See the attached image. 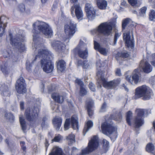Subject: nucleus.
I'll use <instances>...</instances> for the list:
<instances>
[{
  "label": "nucleus",
  "instance_id": "f257e3e1",
  "mask_svg": "<svg viewBox=\"0 0 155 155\" xmlns=\"http://www.w3.org/2000/svg\"><path fill=\"white\" fill-rule=\"evenodd\" d=\"M51 56L49 51L45 48L40 49L38 51L33 62L38 59H41V64L43 71L47 73L51 72L54 69V64L52 63L50 59Z\"/></svg>",
  "mask_w": 155,
  "mask_h": 155
},
{
  "label": "nucleus",
  "instance_id": "f03ea898",
  "mask_svg": "<svg viewBox=\"0 0 155 155\" xmlns=\"http://www.w3.org/2000/svg\"><path fill=\"white\" fill-rule=\"evenodd\" d=\"M99 146V141L97 136H94L89 141L88 146L81 150L79 154L77 153L78 150L75 147H73L71 150V154L72 155H86L96 149Z\"/></svg>",
  "mask_w": 155,
  "mask_h": 155
},
{
  "label": "nucleus",
  "instance_id": "7ed1b4c3",
  "mask_svg": "<svg viewBox=\"0 0 155 155\" xmlns=\"http://www.w3.org/2000/svg\"><path fill=\"white\" fill-rule=\"evenodd\" d=\"M153 95L152 91L148 87L143 85L137 87L135 90V95L134 98L137 99L143 97L144 100L150 99Z\"/></svg>",
  "mask_w": 155,
  "mask_h": 155
},
{
  "label": "nucleus",
  "instance_id": "20e7f679",
  "mask_svg": "<svg viewBox=\"0 0 155 155\" xmlns=\"http://www.w3.org/2000/svg\"><path fill=\"white\" fill-rule=\"evenodd\" d=\"M37 25L38 27L37 31L35 29L33 31V33L38 34L41 32L47 38L51 37L53 35V31L48 24L43 22H37L33 24V26L35 27Z\"/></svg>",
  "mask_w": 155,
  "mask_h": 155
},
{
  "label": "nucleus",
  "instance_id": "39448f33",
  "mask_svg": "<svg viewBox=\"0 0 155 155\" xmlns=\"http://www.w3.org/2000/svg\"><path fill=\"white\" fill-rule=\"evenodd\" d=\"M97 75L98 78L97 80V83L99 84L100 87H101V85H103L105 88L109 89L113 88L119 84L120 81L119 78H117L109 82H107L104 78L103 73L100 71L97 72Z\"/></svg>",
  "mask_w": 155,
  "mask_h": 155
},
{
  "label": "nucleus",
  "instance_id": "423d86ee",
  "mask_svg": "<svg viewBox=\"0 0 155 155\" xmlns=\"http://www.w3.org/2000/svg\"><path fill=\"white\" fill-rule=\"evenodd\" d=\"M12 34H9L11 43L12 45L15 46L21 52L24 51L25 49V45L22 43L25 41L24 37L20 35H17L13 38L12 37Z\"/></svg>",
  "mask_w": 155,
  "mask_h": 155
},
{
  "label": "nucleus",
  "instance_id": "0eeeda50",
  "mask_svg": "<svg viewBox=\"0 0 155 155\" xmlns=\"http://www.w3.org/2000/svg\"><path fill=\"white\" fill-rule=\"evenodd\" d=\"M101 128L102 133L107 135L111 136V138L116 139L117 137V128L106 122L102 123Z\"/></svg>",
  "mask_w": 155,
  "mask_h": 155
},
{
  "label": "nucleus",
  "instance_id": "6e6552de",
  "mask_svg": "<svg viewBox=\"0 0 155 155\" xmlns=\"http://www.w3.org/2000/svg\"><path fill=\"white\" fill-rule=\"evenodd\" d=\"M115 25V21L103 23L100 25L96 31L105 35H109L112 34V28Z\"/></svg>",
  "mask_w": 155,
  "mask_h": 155
},
{
  "label": "nucleus",
  "instance_id": "1a4fd4ad",
  "mask_svg": "<svg viewBox=\"0 0 155 155\" xmlns=\"http://www.w3.org/2000/svg\"><path fill=\"white\" fill-rule=\"evenodd\" d=\"M77 30V25L73 21H71L67 24L65 25L64 31L67 38L69 39L72 36Z\"/></svg>",
  "mask_w": 155,
  "mask_h": 155
},
{
  "label": "nucleus",
  "instance_id": "9d476101",
  "mask_svg": "<svg viewBox=\"0 0 155 155\" xmlns=\"http://www.w3.org/2000/svg\"><path fill=\"white\" fill-rule=\"evenodd\" d=\"M39 111V109L38 108L34 107L31 110L30 108H28L26 110L25 115L28 121H33L38 117Z\"/></svg>",
  "mask_w": 155,
  "mask_h": 155
},
{
  "label": "nucleus",
  "instance_id": "9b49d317",
  "mask_svg": "<svg viewBox=\"0 0 155 155\" xmlns=\"http://www.w3.org/2000/svg\"><path fill=\"white\" fill-rule=\"evenodd\" d=\"M75 9V13L77 19L79 21L83 19L84 15L83 12L81 7L79 4H74L71 7V11L72 16L74 15V11Z\"/></svg>",
  "mask_w": 155,
  "mask_h": 155
},
{
  "label": "nucleus",
  "instance_id": "f8f14e48",
  "mask_svg": "<svg viewBox=\"0 0 155 155\" xmlns=\"http://www.w3.org/2000/svg\"><path fill=\"white\" fill-rule=\"evenodd\" d=\"M78 47L75 49L74 51L78 52L80 57L85 58L88 56V51L87 50V46L82 41H80Z\"/></svg>",
  "mask_w": 155,
  "mask_h": 155
},
{
  "label": "nucleus",
  "instance_id": "ddd939ff",
  "mask_svg": "<svg viewBox=\"0 0 155 155\" xmlns=\"http://www.w3.org/2000/svg\"><path fill=\"white\" fill-rule=\"evenodd\" d=\"M70 124H71L72 127L74 130L78 129V117L77 116L74 115L73 116L71 119H66L64 125V130H68Z\"/></svg>",
  "mask_w": 155,
  "mask_h": 155
},
{
  "label": "nucleus",
  "instance_id": "4468645a",
  "mask_svg": "<svg viewBox=\"0 0 155 155\" xmlns=\"http://www.w3.org/2000/svg\"><path fill=\"white\" fill-rule=\"evenodd\" d=\"M136 112L137 116L135 119V125L136 128H139L144 124L142 117L144 115V111L143 109H138L136 110Z\"/></svg>",
  "mask_w": 155,
  "mask_h": 155
},
{
  "label": "nucleus",
  "instance_id": "2eb2a0df",
  "mask_svg": "<svg viewBox=\"0 0 155 155\" xmlns=\"http://www.w3.org/2000/svg\"><path fill=\"white\" fill-rule=\"evenodd\" d=\"M15 88L19 94H24L26 91L25 81L23 77H20L17 81L15 84Z\"/></svg>",
  "mask_w": 155,
  "mask_h": 155
},
{
  "label": "nucleus",
  "instance_id": "dca6fc26",
  "mask_svg": "<svg viewBox=\"0 0 155 155\" xmlns=\"http://www.w3.org/2000/svg\"><path fill=\"white\" fill-rule=\"evenodd\" d=\"M85 10L87 18L92 20L95 17V11L93 7L90 3H87L85 5Z\"/></svg>",
  "mask_w": 155,
  "mask_h": 155
},
{
  "label": "nucleus",
  "instance_id": "f3484780",
  "mask_svg": "<svg viewBox=\"0 0 155 155\" xmlns=\"http://www.w3.org/2000/svg\"><path fill=\"white\" fill-rule=\"evenodd\" d=\"M51 45L54 49L59 52H63L65 49V45L59 41H54L51 43Z\"/></svg>",
  "mask_w": 155,
  "mask_h": 155
},
{
  "label": "nucleus",
  "instance_id": "a211bd4d",
  "mask_svg": "<svg viewBox=\"0 0 155 155\" xmlns=\"http://www.w3.org/2000/svg\"><path fill=\"white\" fill-rule=\"evenodd\" d=\"M139 71L137 69H135L133 72L132 78L130 76L127 75L126 76V80L131 84L134 81L135 84H137L139 81L140 76L138 75Z\"/></svg>",
  "mask_w": 155,
  "mask_h": 155
},
{
  "label": "nucleus",
  "instance_id": "6ab92c4d",
  "mask_svg": "<svg viewBox=\"0 0 155 155\" xmlns=\"http://www.w3.org/2000/svg\"><path fill=\"white\" fill-rule=\"evenodd\" d=\"M140 67L142 68L144 72L146 73H150L153 69L151 65L148 62L144 60L140 62Z\"/></svg>",
  "mask_w": 155,
  "mask_h": 155
},
{
  "label": "nucleus",
  "instance_id": "aec40b11",
  "mask_svg": "<svg viewBox=\"0 0 155 155\" xmlns=\"http://www.w3.org/2000/svg\"><path fill=\"white\" fill-rule=\"evenodd\" d=\"M130 31L124 33L123 34V38L125 40L126 45L127 47H132L134 45V41L131 39L130 35Z\"/></svg>",
  "mask_w": 155,
  "mask_h": 155
},
{
  "label": "nucleus",
  "instance_id": "412c9836",
  "mask_svg": "<svg viewBox=\"0 0 155 155\" xmlns=\"http://www.w3.org/2000/svg\"><path fill=\"white\" fill-rule=\"evenodd\" d=\"M7 20V18L5 16H3L0 17V37H1L5 32Z\"/></svg>",
  "mask_w": 155,
  "mask_h": 155
},
{
  "label": "nucleus",
  "instance_id": "4be33fe9",
  "mask_svg": "<svg viewBox=\"0 0 155 155\" xmlns=\"http://www.w3.org/2000/svg\"><path fill=\"white\" fill-rule=\"evenodd\" d=\"M12 67L10 62H7L1 65L0 68L3 74L7 75L9 73L10 70Z\"/></svg>",
  "mask_w": 155,
  "mask_h": 155
},
{
  "label": "nucleus",
  "instance_id": "5701e85b",
  "mask_svg": "<svg viewBox=\"0 0 155 155\" xmlns=\"http://www.w3.org/2000/svg\"><path fill=\"white\" fill-rule=\"evenodd\" d=\"M94 48L99 51L101 54L106 55L108 52V50L105 48L102 47L97 42L94 41Z\"/></svg>",
  "mask_w": 155,
  "mask_h": 155
},
{
  "label": "nucleus",
  "instance_id": "b1692460",
  "mask_svg": "<svg viewBox=\"0 0 155 155\" xmlns=\"http://www.w3.org/2000/svg\"><path fill=\"white\" fill-rule=\"evenodd\" d=\"M0 90L1 91V94L5 97H9L10 95V92L8 86L3 84L0 87Z\"/></svg>",
  "mask_w": 155,
  "mask_h": 155
},
{
  "label": "nucleus",
  "instance_id": "393cba45",
  "mask_svg": "<svg viewBox=\"0 0 155 155\" xmlns=\"http://www.w3.org/2000/svg\"><path fill=\"white\" fill-rule=\"evenodd\" d=\"M33 47H34L36 49L38 48V47H42L43 45L41 43L42 41V39L38 37L37 35H33Z\"/></svg>",
  "mask_w": 155,
  "mask_h": 155
},
{
  "label": "nucleus",
  "instance_id": "a878e982",
  "mask_svg": "<svg viewBox=\"0 0 155 155\" xmlns=\"http://www.w3.org/2000/svg\"><path fill=\"white\" fill-rule=\"evenodd\" d=\"M94 102L91 99H89L87 101L86 106L87 110V112L89 116L91 117L93 114V112L91 109L92 107L94 105Z\"/></svg>",
  "mask_w": 155,
  "mask_h": 155
},
{
  "label": "nucleus",
  "instance_id": "bb28decb",
  "mask_svg": "<svg viewBox=\"0 0 155 155\" xmlns=\"http://www.w3.org/2000/svg\"><path fill=\"white\" fill-rule=\"evenodd\" d=\"M62 120L61 117H55L53 120V123L56 130H58L60 127Z\"/></svg>",
  "mask_w": 155,
  "mask_h": 155
},
{
  "label": "nucleus",
  "instance_id": "cd10ccee",
  "mask_svg": "<svg viewBox=\"0 0 155 155\" xmlns=\"http://www.w3.org/2000/svg\"><path fill=\"white\" fill-rule=\"evenodd\" d=\"M66 64L65 61L62 60L58 61L57 63V70L59 72H63L65 68Z\"/></svg>",
  "mask_w": 155,
  "mask_h": 155
},
{
  "label": "nucleus",
  "instance_id": "c85d7f7f",
  "mask_svg": "<svg viewBox=\"0 0 155 155\" xmlns=\"http://www.w3.org/2000/svg\"><path fill=\"white\" fill-rule=\"evenodd\" d=\"M49 155H65L62 153L61 149L57 147H54L51 152Z\"/></svg>",
  "mask_w": 155,
  "mask_h": 155
},
{
  "label": "nucleus",
  "instance_id": "c756f323",
  "mask_svg": "<svg viewBox=\"0 0 155 155\" xmlns=\"http://www.w3.org/2000/svg\"><path fill=\"white\" fill-rule=\"evenodd\" d=\"M51 97L55 101L58 103H61L63 101V97L59 95L58 93L53 94L51 95Z\"/></svg>",
  "mask_w": 155,
  "mask_h": 155
},
{
  "label": "nucleus",
  "instance_id": "7c9ffc66",
  "mask_svg": "<svg viewBox=\"0 0 155 155\" xmlns=\"http://www.w3.org/2000/svg\"><path fill=\"white\" fill-rule=\"evenodd\" d=\"M98 7L101 9H105L107 5V2L105 0H97Z\"/></svg>",
  "mask_w": 155,
  "mask_h": 155
},
{
  "label": "nucleus",
  "instance_id": "2f4dec72",
  "mask_svg": "<svg viewBox=\"0 0 155 155\" xmlns=\"http://www.w3.org/2000/svg\"><path fill=\"white\" fill-rule=\"evenodd\" d=\"M93 123L91 120H88L87 122L86 125L83 129V133L84 135L93 126Z\"/></svg>",
  "mask_w": 155,
  "mask_h": 155
},
{
  "label": "nucleus",
  "instance_id": "473e14b6",
  "mask_svg": "<svg viewBox=\"0 0 155 155\" xmlns=\"http://www.w3.org/2000/svg\"><path fill=\"white\" fill-rule=\"evenodd\" d=\"M20 123L22 130L24 131L26 128V124L25 119L24 118L22 115H20L19 116Z\"/></svg>",
  "mask_w": 155,
  "mask_h": 155
},
{
  "label": "nucleus",
  "instance_id": "72a5a7b5",
  "mask_svg": "<svg viewBox=\"0 0 155 155\" xmlns=\"http://www.w3.org/2000/svg\"><path fill=\"white\" fill-rule=\"evenodd\" d=\"M67 139L68 145H71L75 142V135L73 134H71L67 137Z\"/></svg>",
  "mask_w": 155,
  "mask_h": 155
},
{
  "label": "nucleus",
  "instance_id": "f704fd0d",
  "mask_svg": "<svg viewBox=\"0 0 155 155\" xmlns=\"http://www.w3.org/2000/svg\"><path fill=\"white\" fill-rule=\"evenodd\" d=\"M132 113L130 111H129L126 114V120L127 123L129 125H131V123L130 120L132 117Z\"/></svg>",
  "mask_w": 155,
  "mask_h": 155
},
{
  "label": "nucleus",
  "instance_id": "c9c22d12",
  "mask_svg": "<svg viewBox=\"0 0 155 155\" xmlns=\"http://www.w3.org/2000/svg\"><path fill=\"white\" fill-rule=\"evenodd\" d=\"M18 10L21 13H28L29 12V10H25V5L23 4H20L19 5Z\"/></svg>",
  "mask_w": 155,
  "mask_h": 155
},
{
  "label": "nucleus",
  "instance_id": "e433bc0d",
  "mask_svg": "<svg viewBox=\"0 0 155 155\" xmlns=\"http://www.w3.org/2000/svg\"><path fill=\"white\" fill-rule=\"evenodd\" d=\"M131 20L129 18H126L124 20L122 23V28L123 29H124L126 26L128 25L131 24Z\"/></svg>",
  "mask_w": 155,
  "mask_h": 155
},
{
  "label": "nucleus",
  "instance_id": "4c0bfd02",
  "mask_svg": "<svg viewBox=\"0 0 155 155\" xmlns=\"http://www.w3.org/2000/svg\"><path fill=\"white\" fill-rule=\"evenodd\" d=\"M154 150V146L152 143H149L147 145L146 147L147 151L149 152H151L153 151Z\"/></svg>",
  "mask_w": 155,
  "mask_h": 155
},
{
  "label": "nucleus",
  "instance_id": "58836bf2",
  "mask_svg": "<svg viewBox=\"0 0 155 155\" xmlns=\"http://www.w3.org/2000/svg\"><path fill=\"white\" fill-rule=\"evenodd\" d=\"M129 3L131 5L133 6L138 7L139 6L140 4L138 2L137 0H128Z\"/></svg>",
  "mask_w": 155,
  "mask_h": 155
},
{
  "label": "nucleus",
  "instance_id": "ea45409f",
  "mask_svg": "<svg viewBox=\"0 0 155 155\" xmlns=\"http://www.w3.org/2000/svg\"><path fill=\"white\" fill-rule=\"evenodd\" d=\"M117 56L124 58H128L129 56V54L127 53L124 52L118 53Z\"/></svg>",
  "mask_w": 155,
  "mask_h": 155
},
{
  "label": "nucleus",
  "instance_id": "a19ab883",
  "mask_svg": "<svg viewBox=\"0 0 155 155\" xmlns=\"http://www.w3.org/2000/svg\"><path fill=\"white\" fill-rule=\"evenodd\" d=\"M103 148L106 150L109 147V142L106 140L103 139Z\"/></svg>",
  "mask_w": 155,
  "mask_h": 155
},
{
  "label": "nucleus",
  "instance_id": "79ce46f5",
  "mask_svg": "<svg viewBox=\"0 0 155 155\" xmlns=\"http://www.w3.org/2000/svg\"><path fill=\"white\" fill-rule=\"evenodd\" d=\"M62 139V136L59 134H58L57 136H56L52 140V141L58 142L60 140H61Z\"/></svg>",
  "mask_w": 155,
  "mask_h": 155
},
{
  "label": "nucleus",
  "instance_id": "37998d69",
  "mask_svg": "<svg viewBox=\"0 0 155 155\" xmlns=\"http://www.w3.org/2000/svg\"><path fill=\"white\" fill-rule=\"evenodd\" d=\"M149 19L150 20L153 21L155 19V11L152 10L149 14Z\"/></svg>",
  "mask_w": 155,
  "mask_h": 155
},
{
  "label": "nucleus",
  "instance_id": "c03bdc74",
  "mask_svg": "<svg viewBox=\"0 0 155 155\" xmlns=\"http://www.w3.org/2000/svg\"><path fill=\"white\" fill-rule=\"evenodd\" d=\"M5 117L9 120H13L14 118L13 115L10 113H6Z\"/></svg>",
  "mask_w": 155,
  "mask_h": 155
},
{
  "label": "nucleus",
  "instance_id": "a18cd8bd",
  "mask_svg": "<svg viewBox=\"0 0 155 155\" xmlns=\"http://www.w3.org/2000/svg\"><path fill=\"white\" fill-rule=\"evenodd\" d=\"M120 34H119L117 33H115V36H114V42L112 44H111L112 45H115L117 41V39L120 36Z\"/></svg>",
  "mask_w": 155,
  "mask_h": 155
},
{
  "label": "nucleus",
  "instance_id": "49530a36",
  "mask_svg": "<svg viewBox=\"0 0 155 155\" xmlns=\"http://www.w3.org/2000/svg\"><path fill=\"white\" fill-rule=\"evenodd\" d=\"M83 65L82 67L84 68H89V67L90 66L89 63L87 61H84Z\"/></svg>",
  "mask_w": 155,
  "mask_h": 155
},
{
  "label": "nucleus",
  "instance_id": "de8ad7c7",
  "mask_svg": "<svg viewBox=\"0 0 155 155\" xmlns=\"http://www.w3.org/2000/svg\"><path fill=\"white\" fill-rule=\"evenodd\" d=\"M80 93L82 95H85L86 93V91L83 86L81 87Z\"/></svg>",
  "mask_w": 155,
  "mask_h": 155
},
{
  "label": "nucleus",
  "instance_id": "09e8293b",
  "mask_svg": "<svg viewBox=\"0 0 155 155\" xmlns=\"http://www.w3.org/2000/svg\"><path fill=\"white\" fill-rule=\"evenodd\" d=\"M147 10V8L146 7H143L142 8L140 9V15L141 16L143 15V14H145Z\"/></svg>",
  "mask_w": 155,
  "mask_h": 155
},
{
  "label": "nucleus",
  "instance_id": "8fccbe9b",
  "mask_svg": "<svg viewBox=\"0 0 155 155\" xmlns=\"http://www.w3.org/2000/svg\"><path fill=\"white\" fill-rule=\"evenodd\" d=\"M152 61H151V62L152 65L155 67V53L152 54L151 56Z\"/></svg>",
  "mask_w": 155,
  "mask_h": 155
},
{
  "label": "nucleus",
  "instance_id": "3c124183",
  "mask_svg": "<svg viewBox=\"0 0 155 155\" xmlns=\"http://www.w3.org/2000/svg\"><path fill=\"white\" fill-rule=\"evenodd\" d=\"M75 83L78 84V85H80V86L81 87H82L83 86V84L82 81L80 79H77L75 80Z\"/></svg>",
  "mask_w": 155,
  "mask_h": 155
},
{
  "label": "nucleus",
  "instance_id": "603ef678",
  "mask_svg": "<svg viewBox=\"0 0 155 155\" xmlns=\"http://www.w3.org/2000/svg\"><path fill=\"white\" fill-rule=\"evenodd\" d=\"M89 87L90 89L92 91H95V88H94V84L92 83H90L89 84Z\"/></svg>",
  "mask_w": 155,
  "mask_h": 155
},
{
  "label": "nucleus",
  "instance_id": "864d4df0",
  "mask_svg": "<svg viewBox=\"0 0 155 155\" xmlns=\"http://www.w3.org/2000/svg\"><path fill=\"white\" fill-rule=\"evenodd\" d=\"M20 144H21V148L22 150L24 151H25L26 150V147L25 146V142L23 141H21L20 142Z\"/></svg>",
  "mask_w": 155,
  "mask_h": 155
},
{
  "label": "nucleus",
  "instance_id": "5fc2aeb1",
  "mask_svg": "<svg viewBox=\"0 0 155 155\" xmlns=\"http://www.w3.org/2000/svg\"><path fill=\"white\" fill-rule=\"evenodd\" d=\"M106 107V104L104 103L101 107V112H104L105 111Z\"/></svg>",
  "mask_w": 155,
  "mask_h": 155
},
{
  "label": "nucleus",
  "instance_id": "6e6d98bb",
  "mask_svg": "<svg viewBox=\"0 0 155 155\" xmlns=\"http://www.w3.org/2000/svg\"><path fill=\"white\" fill-rule=\"evenodd\" d=\"M3 55L5 58H8L10 57V56L9 53L6 51H5L4 52Z\"/></svg>",
  "mask_w": 155,
  "mask_h": 155
},
{
  "label": "nucleus",
  "instance_id": "4d7b16f0",
  "mask_svg": "<svg viewBox=\"0 0 155 155\" xmlns=\"http://www.w3.org/2000/svg\"><path fill=\"white\" fill-rule=\"evenodd\" d=\"M57 2H56L54 3L52 6V9L53 11H54L57 8Z\"/></svg>",
  "mask_w": 155,
  "mask_h": 155
},
{
  "label": "nucleus",
  "instance_id": "13d9d810",
  "mask_svg": "<svg viewBox=\"0 0 155 155\" xmlns=\"http://www.w3.org/2000/svg\"><path fill=\"white\" fill-rule=\"evenodd\" d=\"M97 67L101 68V67H103L104 66V65H102L101 64L100 61H98L97 62Z\"/></svg>",
  "mask_w": 155,
  "mask_h": 155
},
{
  "label": "nucleus",
  "instance_id": "bf43d9fd",
  "mask_svg": "<svg viewBox=\"0 0 155 155\" xmlns=\"http://www.w3.org/2000/svg\"><path fill=\"white\" fill-rule=\"evenodd\" d=\"M116 74L119 76H120L121 73H120V70L119 69H117L116 70Z\"/></svg>",
  "mask_w": 155,
  "mask_h": 155
},
{
  "label": "nucleus",
  "instance_id": "052dcab7",
  "mask_svg": "<svg viewBox=\"0 0 155 155\" xmlns=\"http://www.w3.org/2000/svg\"><path fill=\"white\" fill-rule=\"evenodd\" d=\"M31 64H29L28 63H26V69L28 71H29L31 70Z\"/></svg>",
  "mask_w": 155,
  "mask_h": 155
},
{
  "label": "nucleus",
  "instance_id": "680f3d73",
  "mask_svg": "<svg viewBox=\"0 0 155 155\" xmlns=\"http://www.w3.org/2000/svg\"><path fill=\"white\" fill-rule=\"evenodd\" d=\"M24 103L23 102L21 101L20 102V107L21 110H23L24 107Z\"/></svg>",
  "mask_w": 155,
  "mask_h": 155
},
{
  "label": "nucleus",
  "instance_id": "e2e57ef3",
  "mask_svg": "<svg viewBox=\"0 0 155 155\" xmlns=\"http://www.w3.org/2000/svg\"><path fill=\"white\" fill-rule=\"evenodd\" d=\"M84 61L83 62L81 60H78V66H81L82 67Z\"/></svg>",
  "mask_w": 155,
  "mask_h": 155
},
{
  "label": "nucleus",
  "instance_id": "0e129e2a",
  "mask_svg": "<svg viewBox=\"0 0 155 155\" xmlns=\"http://www.w3.org/2000/svg\"><path fill=\"white\" fill-rule=\"evenodd\" d=\"M121 117H122V116L121 115V114L120 113L118 115V118L117 117L116 118H114V119L115 120H116V121H119L121 119Z\"/></svg>",
  "mask_w": 155,
  "mask_h": 155
},
{
  "label": "nucleus",
  "instance_id": "69168bd1",
  "mask_svg": "<svg viewBox=\"0 0 155 155\" xmlns=\"http://www.w3.org/2000/svg\"><path fill=\"white\" fill-rule=\"evenodd\" d=\"M127 3L126 1H123L121 3V5L125 6L126 5Z\"/></svg>",
  "mask_w": 155,
  "mask_h": 155
},
{
  "label": "nucleus",
  "instance_id": "338daca9",
  "mask_svg": "<svg viewBox=\"0 0 155 155\" xmlns=\"http://www.w3.org/2000/svg\"><path fill=\"white\" fill-rule=\"evenodd\" d=\"M123 86L126 91H128V89L127 88L125 84H123Z\"/></svg>",
  "mask_w": 155,
  "mask_h": 155
},
{
  "label": "nucleus",
  "instance_id": "774afa93",
  "mask_svg": "<svg viewBox=\"0 0 155 155\" xmlns=\"http://www.w3.org/2000/svg\"><path fill=\"white\" fill-rule=\"evenodd\" d=\"M25 1L27 2H33L34 0H25Z\"/></svg>",
  "mask_w": 155,
  "mask_h": 155
}]
</instances>
